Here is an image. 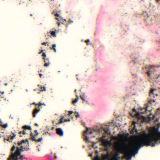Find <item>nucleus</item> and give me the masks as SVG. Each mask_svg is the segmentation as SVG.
Returning a JSON list of instances; mask_svg holds the SVG:
<instances>
[{"label": "nucleus", "mask_w": 160, "mask_h": 160, "mask_svg": "<svg viewBox=\"0 0 160 160\" xmlns=\"http://www.w3.org/2000/svg\"><path fill=\"white\" fill-rule=\"evenodd\" d=\"M75 117L76 118H78L79 117V114L78 113L77 114V115H76Z\"/></svg>", "instance_id": "obj_43"}, {"label": "nucleus", "mask_w": 160, "mask_h": 160, "mask_svg": "<svg viewBox=\"0 0 160 160\" xmlns=\"http://www.w3.org/2000/svg\"><path fill=\"white\" fill-rule=\"evenodd\" d=\"M40 88L41 89L39 91L40 92H43L46 91V87L44 86H40Z\"/></svg>", "instance_id": "obj_18"}, {"label": "nucleus", "mask_w": 160, "mask_h": 160, "mask_svg": "<svg viewBox=\"0 0 160 160\" xmlns=\"http://www.w3.org/2000/svg\"><path fill=\"white\" fill-rule=\"evenodd\" d=\"M8 160H12V159H10V157L8 159Z\"/></svg>", "instance_id": "obj_58"}, {"label": "nucleus", "mask_w": 160, "mask_h": 160, "mask_svg": "<svg viewBox=\"0 0 160 160\" xmlns=\"http://www.w3.org/2000/svg\"><path fill=\"white\" fill-rule=\"evenodd\" d=\"M78 100V97H77V98H76L73 101L72 103L74 105L75 103L77 102Z\"/></svg>", "instance_id": "obj_24"}, {"label": "nucleus", "mask_w": 160, "mask_h": 160, "mask_svg": "<svg viewBox=\"0 0 160 160\" xmlns=\"http://www.w3.org/2000/svg\"><path fill=\"white\" fill-rule=\"evenodd\" d=\"M128 149L131 152H133V155H135L138 153L139 149L143 146L148 147L150 146V143L148 141H146L144 134L142 135L140 137L135 139L131 146Z\"/></svg>", "instance_id": "obj_1"}, {"label": "nucleus", "mask_w": 160, "mask_h": 160, "mask_svg": "<svg viewBox=\"0 0 160 160\" xmlns=\"http://www.w3.org/2000/svg\"><path fill=\"white\" fill-rule=\"evenodd\" d=\"M124 148V149L122 150V148H119L118 150L120 152L124 154L127 160H131L132 155L131 151L129 150L126 149L125 148Z\"/></svg>", "instance_id": "obj_3"}, {"label": "nucleus", "mask_w": 160, "mask_h": 160, "mask_svg": "<svg viewBox=\"0 0 160 160\" xmlns=\"http://www.w3.org/2000/svg\"><path fill=\"white\" fill-rule=\"evenodd\" d=\"M155 100H152L150 101V102L151 103H152V102H155Z\"/></svg>", "instance_id": "obj_42"}, {"label": "nucleus", "mask_w": 160, "mask_h": 160, "mask_svg": "<svg viewBox=\"0 0 160 160\" xmlns=\"http://www.w3.org/2000/svg\"><path fill=\"white\" fill-rule=\"evenodd\" d=\"M160 110V108H158V109H157V110Z\"/></svg>", "instance_id": "obj_60"}, {"label": "nucleus", "mask_w": 160, "mask_h": 160, "mask_svg": "<svg viewBox=\"0 0 160 160\" xmlns=\"http://www.w3.org/2000/svg\"><path fill=\"white\" fill-rule=\"evenodd\" d=\"M73 113V111H69L68 112V115L69 116H70L71 114H72Z\"/></svg>", "instance_id": "obj_36"}, {"label": "nucleus", "mask_w": 160, "mask_h": 160, "mask_svg": "<svg viewBox=\"0 0 160 160\" xmlns=\"http://www.w3.org/2000/svg\"><path fill=\"white\" fill-rule=\"evenodd\" d=\"M12 134L13 135V136H12V135H10V136H9L8 137V138L7 139H6L5 138H4V141L5 140H7V141L9 142H11L12 141V140L14 138H15L16 136V134L14 132H12Z\"/></svg>", "instance_id": "obj_4"}, {"label": "nucleus", "mask_w": 160, "mask_h": 160, "mask_svg": "<svg viewBox=\"0 0 160 160\" xmlns=\"http://www.w3.org/2000/svg\"><path fill=\"white\" fill-rule=\"evenodd\" d=\"M42 59H43L44 62H45L44 64V66L46 67H48L50 64L49 58H43Z\"/></svg>", "instance_id": "obj_5"}, {"label": "nucleus", "mask_w": 160, "mask_h": 160, "mask_svg": "<svg viewBox=\"0 0 160 160\" xmlns=\"http://www.w3.org/2000/svg\"><path fill=\"white\" fill-rule=\"evenodd\" d=\"M94 160H100V158L98 155H97L95 157Z\"/></svg>", "instance_id": "obj_30"}, {"label": "nucleus", "mask_w": 160, "mask_h": 160, "mask_svg": "<svg viewBox=\"0 0 160 160\" xmlns=\"http://www.w3.org/2000/svg\"><path fill=\"white\" fill-rule=\"evenodd\" d=\"M56 19L57 20H58V21H59V18H56Z\"/></svg>", "instance_id": "obj_57"}, {"label": "nucleus", "mask_w": 160, "mask_h": 160, "mask_svg": "<svg viewBox=\"0 0 160 160\" xmlns=\"http://www.w3.org/2000/svg\"><path fill=\"white\" fill-rule=\"evenodd\" d=\"M52 123L53 124H54V121H52Z\"/></svg>", "instance_id": "obj_62"}, {"label": "nucleus", "mask_w": 160, "mask_h": 160, "mask_svg": "<svg viewBox=\"0 0 160 160\" xmlns=\"http://www.w3.org/2000/svg\"><path fill=\"white\" fill-rule=\"evenodd\" d=\"M43 50H41V51L40 52H38V53L39 54H40L41 53H42L43 52Z\"/></svg>", "instance_id": "obj_44"}, {"label": "nucleus", "mask_w": 160, "mask_h": 160, "mask_svg": "<svg viewBox=\"0 0 160 160\" xmlns=\"http://www.w3.org/2000/svg\"><path fill=\"white\" fill-rule=\"evenodd\" d=\"M132 124L134 125V127H133V128H132V130H133L134 131L136 130V126H135V124H136L135 122L134 121H133L132 122Z\"/></svg>", "instance_id": "obj_26"}, {"label": "nucleus", "mask_w": 160, "mask_h": 160, "mask_svg": "<svg viewBox=\"0 0 160 160\" xmlns=\"http://www.w3.org/2000/svg\"><path fill=\"white\" fill-rule=\"evenodd\" d=\"M25 142H27L28 145H29V142L28 139H26L25 140H22L21 142H18L17 143V144L18 145H21L22 143H25Z\"/></svg>", "instance_id": "obj_9"}, {"label": "nucleus", "mask_w": 160, "mask_h": 160, "mask_svg": "<svg viewBox=\"0 0 160 160\" xmlns=\"http://www.w3.org/2000/svg\"><path fill=\"white\" fill-rule=\"evenodd\" d=\"M34 132L35 133V134L34 135L33 137H34L35 138L36 136H37L38 135V132L37 130H35L34 131Z\"/></svg>", "instance_id": "obj_29"}, {"label": "nucleus", "mask_w": 160, "mask_h": 160, "mask_svg": "<svg viewBox=\"0 0 160 160\" xmlns=\"http://www.w3.org/2000/svg\"><path fill=\"white\" fill-rule=\"evenodd\" d=\"M33 16V15L32 14H30V16L31 17H32Z\"/></svg>", "instance_id": "obj_54"}, {"label": "nucleus", "mask_w": 160, "mask_h": 160, "mask_svg": "<svg viewBox=\"0 0 160 160\" xmlns=\"http://www.w3.org/2000/svg\"><path fill=\"white\" fill-rule=\"evenodd\" d=\"M42 105H45V104H44V103H40L38 105V108H40L41 106Z\"/></svg>", "instance_id": "obj_38"}, {"label": "nucleus", "mask_w": 160, "mask_h": 160, "mask_svg": "<svg viewBox=\"0 0 160 160\" xmlns=\"http://www.w3.org/2000/svg\"><path fill=\"white\" fill-rule=\"evenodd\" d=\"M76 92H77V90H75V92L76 93Z\"/></svg>", "instance_id": "obj_64"}, {"label": "nucleus", "mask_w": 160, "mask_h": 160, "mask_svg": "<svg viewBox=\"0 0 160 160\" xmlns=\"http://www.w3.org/2000/svg\"><path fill=\"white\" fill-rule=\"evenodd\" d=\"M57 23L58 25V26H60V22H57Z\"/></svg>", "instance_id": "obj_51"}, {"label": "nucleus", "mask_w": 160, "mask_h": 160, "mask_svg": "<svg viewBox=\"0 0 160 160\" xmlns=\"http://www.w3.org/2000/svg\"><path fill=\"white\" fill-rule=\"evenodd\" d=\"M34 125L37 127H38V124L37 123H35L34 124Z\"/></svg>", "instance_id": "obj_49"}, {"label": "nucleus", "mask_w": 160, "mask_h": 160, "mask_svg": "<svg viewBox=\"0 0 160 160\" xmlns=\"http://www.w3.org/2000/svg\"><path fill=\"white\" fill-rule=\"evenodd\" d=\"M42 56L43 57V58H45L46 56V55L45 52H43L42 53Z\"/></svg>", "instance_id": "obj_40"}, {"label": "nucleus", "mask_w": 160, "mask_h": 160, "mask_svg": "<svg viewBox=\"0 0 160 160\" xmlns=\"http://www.w3.org/2000/svg\"><path fill=\"white\" fill-rule=\"evenodd\" d=\"M118 146H119V147H118L117 148V149H118V151H119V150H118V148H122V150H124V148H126V149H128V148H127L126 147H124V146L122 147H119V146H120V145H119Z\"/></svg>", "instance_id": "obj_28"}, {"label": "nucleus", "mask_w": 160, "mask_h": 160, "mask_svg": "<svg viewBox=\"0 0 160 160\" xmlns=\"http://www.w3.org/2000/svg\"><path fill=\"white\" fill-rule=\"evenodd\" d=\"M129 134L128 133H126L125 135L124 134L123 135H122L121 136L122 138H125L126 139L129 136Z\"/></svg>", "instance_id": "obj_20"}, {"label": "nucleus", "mask_w": 160, "mask_h": 160, "mask_svg": "<svg viewBox=\"0 0 160 160\" xmlns=\"http://www.w3.org/2000/svg\"><path fill=\"white\" fill-rule=\"evenodd\" d=\"M132 110L133 112H136V110L135 108H133V109Z\"/></svg>", "instance_id": "obj_48"}, {"label": "nucleus", "mask_w": 160, "mask_h": 160, "mask_svg": "<svg viewBox=\"0 0 160 160\" xmlns=\"http://www.w3.org/2000/svg\"><path fill=\"white\" fill-rule=\"evenodd\" d=\"M159 134L160 135V133L158 132V128H154L152 132L150 134H154L157 135V134Z\"/></svg>", "instance_id": "obj_11"}, {"label": "nucleus", "mask_w": 160, "mask_h": 160, "mask_svg": "<svg viewBox=\"0 0 160 160\" xmlns=\"http://www.w3.org/2000/svg\"><path fill=\"white\" fill-rule=\"evenodd\" d=\"M39 75L40 77L41 78L42 76V74L41 73H39Z\"/></svg>", "instance_id": "obj_50"}, {"label": "nucleus", "mask_w": 160, "mask_h": 160, "mask_svg": "<svg viewBox=\"0 0 160 160\" xmlns=\"http://www.w3.org/2000/svg\"><path fill=\"white\" fill-rule=\"evenodd\" d=\"M47 44L48 46H49V44H48V42H42L41 43L42 45H46Z\"/></svg>", "instance_id": "obj_33"}, {"label": "nucleus", "mask_w": 160, "mask_h": 160, "mask_svg": "<svg viewBox=\"0 0 160 160\" xmlns=\"http://www.w3.org/2000/svg\"><path fill=\"white\" fill-rule=\"evenodd\" d=\"M103 130L104 132L107 134H110V132H109V129L108 128H107V129H105V128H103Z\"/></svg>", "instance_id": "obj_17"}, {"label": "nucleus", "mask_w": 160, "mask_h": 160, "mask_svg": "<svg viewBox=\"0 0 160 160\" xmlns=\"http://www.w3.org/2000/svg\"><path fill=\"white\" fill-rule=\"evenodd\" d=\"M4 93V92H1V94L2 95Z\"/></svg>", "instance_id": "obj_56"}, {"label": "nucleus", "mask_w": 160, "mask_h": 160, "mask_svg": "<svg viewBox=\"0 0 160 160\" xmlns=\"http://www.w3.org/2000/svg\"><path fill=\"white\" fill-rule=\"evenodd\" d=\"M20 157L19 158H18V159H21L22 160L23 159V155L20 154Z\"/></svg>", "instance_id": "obj_34"}, {"label": "nucleus", "mask_w": 160, "mask_h": 160, "mask_svg": "<svg viewBox=\"0 0 160 160\" xmlns=\"http://www.w3.org/2000/svg\"><path fill=\"white\" fill-rule=\"evenodd\" d=\"M22 128L24 130L28 129L29 130H31L32 128L30 126H28L27 125H25L23 126Z\"/></svg>", "instance_id": "obj_15"}, {"label": "nucleus", "mask_w": 160, "mask_h": 160, "mask_svg": "<svg viewBox=\"0 0 160 160\" xmlns=\"http://www.w3.org/2000/svg\"><path fill=\"white\" fill-rule=\"evenodd\" d=\"M108 144L109 146H110L111 145V142H108V141H106L103 143L104 146L106 150H108Z\"/></svg>", "instance_id": "obj_10"}, {"label": "nucleus", "mask_w": 160, "mask_h": 160, "mask_svg": "<svg viewBox=\"0 0 160 160\" xmlns=\"http://www.w3.org/2000/svg\"><path fill=\"white\" fill-rule=\"evenodd\" d=\"M48 133V132H45L44 133H43V135H46Z\"/></svg>", "instance_id": "obj_47"}, {"label": "nucleus", "mask_w": 160, "mask_h": 160, "mask_svg": "<svg viewBox=\"0 0 160 160\" xmlns=\"http://www.w3.org/2000/svg\"><path fill=\"white\" fill-rule=\"evenodd\" d=\"M87 131L84 132L83 134V136L84 137H85V138L84 139L85 140H86V141H89L88 140V137L87 136L86 134H87L88 130V128H87Z\"/></svg>", "instance_id": "obj_12"}, {"label": "nucleus", "mask_w": 160, "mask_h": 160, "mask_svg": "<svg viewBox=\"0 0 160 160\" xmlns=\"http://www.w3.org/2000/svg\"><path fill=\"white\" fill-rule=\"evenodd\" d=\"M15 147L14 145H13L11 149V151H12V154L13 153V151L15 149Z\"/></svg>", "instance_id": "obj_31"}, {"label": "nucleus", "mask_w": 160, "mask_h": 160, "mask_svg": "<svg viewBox=\"0 0 160 160\" xmlns=\"http://www.w3.org/2000/svg\"><path fill=\"white\" fill-rule=\"evenodd\" d=\"M155 89L153 88L151 89L150 91V93L149 94V95L151 96V95L152 94H154V91Z\"/></svg>", "instance_id": "obj_23"}, {"label": "nucleus", "mask_w": 160, "mask_h": 160, "mask_svg": "<svg viewBox=\"0 0 160 160\" xmlns=\"http://www.w3.org/2000/svg\"><path fill=\"white\" fill-rule=\"evenodd\" d=\"M17 151L14 153H12L10 156V159H12V160H18V157L20 155V152L23 151V149H25L26 150L29 149V148L25 147L23 148L22 146L20 147V148L18 147L16 148Z\"/></svg>", "instance_id": "obj_2"}, {"label": "nucleus", "mask_w": 160, "mask_h": 160, "mask_svg": "<svg viewBox=\"0 0 160 160\" xmlns=\"http://www.w3.org/2000/svg\"><path fill=\"white\" fill-rule=\"evenodd\" d=\"M55 157L56 158H57V156H56V155L55 156Z\"/></svg>", "instance_id": "obj_63"}, {"label": "nucleus", "mask_w": 160, "mask_h": 160, "mask_svg": "<svg viewBox=\"0 0 160 160\" xmlns=\"http://www.w3.org/2000/svg\"><path fill=\"white\" fill-rule=\"evenodd\" d=\"M145 21L148 24H152V20L151 18H148L145 19Z\"/></svg>", "instance_id": "obj_13"}, {"label": "nucleus", "mask_w": 160, "mask_h": 160, "mask_svg": "<svg viewBox=\"0 0 160 160\" xmlns=\"http://www.w3.org/2000/svg\"><path fill=\"white\" fill-rule=\"evenodd\" d=\"M120 154L118 152H115V155L113 157L112 159L113 160H118L120 159Z\"/></svg>", "instance_id": "obj_7"}, {"label": "nucleus", "mask_w": 160, "mask_h": 160, "mask_svg": "<svg viewBox=\"0 0 160 160\" xmlns=\"http://www.w3.org/2000/svg\"><path fill=\"white\" fill-rule=\"evenodd\" d=\"M70 121V119H65L64 120V121L65 122H69V121Z\"/></svg>", "instance_id": "obj_39"}, {"label": "nucleus", "mask_w": 160, "mask_h": 160, "mask_svg": "<svg viewBox=\"0 0 160 160\" xmlns=\"http://www.w3.org/2000/svg\"><path fill=\"white\" fill-rule=\"evenodd\" d=\"M156 0V1H157V2H159V1H160V0Z\"/></svg>", "instance_id": "obj_61"}, {"label": "nucleus", "mask_w": 160, "mask_h": 160, "mask_svg": "<svg viewBox=\"0 0 160 160\" xmlns=\"http://www.w3.org/2000/svg\"><path fill=\"white\" fill-rule=\"evenodd\" d=\"M25 130L23 129L22 131V133L23 135H25L26 134V132L25 131Z\"/></svg>", "instance_id": "obj_41"}, {"label": "nucleus", "mask_w": 160, "mask_h": 160, "mask_svg": "<svg viewBox=\"0 0 160 160\" xmlns=\"http://www.w3.org/2000/svg\"><path fill=\"white\" fill-rule=\"evenodd\" d=\"M136 117L138 118V119H140V114L139 112H137L135 115Z\"/></svg>", "instance_id": "obj_22"}, {"label": "nucleus", "mask_w": 160, "mask_h": 160, "mask_svg": "<svg viewBox=\"0 0 160 160\" xmlns=\"http://www.w3.org/2000/svg\"><path fill=\"white\" fill-rule=\"evenodd\" d=\"M22 133V131H20L18 132V134H20Z\"/></svg>", "instance_id": "obj_52"}, {"label": "nucleus", "mask_w": 160, "mask_h": 160, "mask_svg": "<svg viewBox=\"0 0 160 160\" xmlns=\"http://www.w3.org/2000/svg\"><path fill=\"white\" fill-rule=\"evenodd\" d=\"M85 42L87 43V45H88L90 43V40H86Z\"/></svg>", "instance_id": "obj_37"}, {"label": "nucleus", "mask_w": 160, "mask_h": 160, "mask_svg": "<svg viewBox=\"0 0 160 160\" xmlns=\"http://www.w3.org/2000/svg\"><path fill=\"white\" fill-rule=\"evenodd\" d=\"M76 77H77V79L78 80V75H76Z\"/></svg>", "instance_id": "obj_55"}, {"label": "nucleus", "mask_w": 160, "mask_h": 160, "mask_svg": "<svg viewBox=\"0 0 160 160\" xmlns=\"http://www.w3.org/2000/svg\"><path fill=\"white\" fill-rule=\"evenodd\" d=\"M30 136L32 137L34 136L33 135L32 133V132H31L30 134Z\"/></svg>", "instance_id": "obj_46"}, {"label": "nucleus", "mask_w": 160, "mask_h": 160, "mask_svg": "<svg viewBox=\"0 0 160 160\" xmlns=\"http://www.w3.org/2000/svg\"><path fill=\"white\" fill-rule=\"evenodd\" d=\"M39 109H38L37 108H35L33 112V116L34 118H35L36 117V114L39 112Z\"/></svg>", "instance_id": "obj_14"}, {"label": "nucleus", "mask_w": 160, "mask_h": 160, "mask_svg": "<svg viewBox=\"0 0 160 160\" xmlns=\"http://www.w3.org/2000/svg\"><path fill=\"white\" fill-rule=\"evenodd\" d=\"M7 84H8V83H5L4 84V85H6V86L7 85Z\"/></svg>", "instance_id": "obj_59"}, {"label": "nucleus", "mask_w": 160, "mask_h": 160, "mask_svg": "<svg viewBox=\"0 0 160 160\" xmlns=\"http://www.w3.org/2000/svg\"><path fill=\"white\" fill-rule=\"evenodd\" d=\"M80 97L81 98L83 101H85V97L84 95H80Z\"/></svg>", "instance_id": "obj_25"}, {"label": "nucleus", "mask_w": 160, "mask_h": 160, "mask_svg": "<svg viewBox=\"0 0 160 160\" xmlns=\"http://www.w3.org/2000/svg\"><path fill=\"white\" fill-rule=\"evenodd\" d=\"M30 139H31L32 141H34L35 142H38L41 141L42 140V138L41 137L38 139H36L34 137H31V138Z\"/></svg>", "instance_id": "obj_8"}, {"label": "nucleus", "mask_w": 160, "mask_h": 160, "mask_svg": "<svg viewBox=\"0 0 160 160\" xmlns=\"http://www.w3.org/2000/svg\"><path fill=\"white\" fill-rule=\"evenodd\" d=\"M152 68V66H150L149 67V70H148L147 72V73L148 75V76L149 77H150L151 76V74L150 73V72L151 71V69Z\"/></svg>", "instance_id": "obj_16"}, {"label": "nucleus", "mask_w": 160, "mask_h": 160, "mask_svg": "<svg viewBox=\"0 0 160 160\" xmlns=\"http://www.w3.org/2000/svg\"><path fill=\"white\" fill-rule=\"evenodd\" d=\"M55 16L56 17H58L59 16V15L57 13H56L55 14Z\"/></svg>", "instance_id": "obj_45"}, {"label": "nucleus", "mask_w": 160, "mask_h": 160, "mask_svg": "<svg viewBox=\"0 0 160 160\" xmlns=\"http://www.w3.org/2000/svg\"><path fill=\"white\" fill-rule=\"evenodd\" d=\"M1 126L3 128H5L7 127L8 124H2V125H1Z\"/></svg>", "instance_id": "obj_27"}, {"label": "nucleus", "mask_w": 160, "mask_h": 160, "mask_svg": "<svg viewBox=\"0 0 160 160\" xmlns=\"http://www.w3.org/2000/svg\"><path fill=\"white\" fill-rule=\"evenodd\" d=\"M56 46V45L55 44H53L52 45V48L51 47L50 48L51 50L53 49V50H54V52H56V50L55 48Z\"/></svg>", "instance_id": "obj_19"}, {"label": "nucleus", "mask_w": 160, "mask_h": 160, "mask_svg": "<svg viewBox=\"0 0 160 160\" xmlns=\"http://www.w3.org/2000/svg\"><path fill=\"white\" fill-rule=\"evenodd\" d=\"M89 133L90 134H91L92 133V131H90V132H89Z\"/></svg>", "instance_id": "obj_53"}, {"label": "nucleus", "mask_w": 160, "mask_h": 160, "mask_svg": "<svg viewBox=\"0 0 160 160\" xmlns=\"http://www.w3.org/2000/svg\"><path fill=\"white\" fill-rule=\"evenodd\" d=\"M57 134L60 136H62L63 134L62 130L60 128H57L56 129Z\"/></svg>", "instance_id": "obj_6"}, {"label": "nucleus", "mask_w": 160, "mask_h": 160, "mask_svg": "<svg viewBox=\"0 0 160 160\" xmlns=\"http://www.w3.org/2000/svg\"><path fill=\"white\" fill-rule=\"evenodd\" d=\"M134 130H132L130 131V133L131 134H134Z\"/></svg>", "instance_id": "obj_35"}, {"label": "nucleus", "mask_w": 160, "mask_h": 160, "mask_svg": "<svg viewBox=\"0 0 160 160\" xmlns=\"http://www.w3.org/2000/svg\"><path fill=\"white\" fill-rule=\"evenodd\" d=\"M63 118H61L59 120V122H58V124H60L63 122Z\"/></svg>", "instance_id": "obj_32"}, {"label": "nucleus", "mask_w": 160, "mask_h": 160, "mask_svg": "<svg viewBox=\"0 0 160 160\" xmlns=\"http://www.w3.org/2000/svg\"><path fill=\"white\" fill-rule=\"evenodd\" d=\"M50 33L51 34L52 36L53 37H56V32H55V31H51V32H50Z\"/></svg>", "instance_id": "obj_21"}]
</instances>
